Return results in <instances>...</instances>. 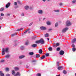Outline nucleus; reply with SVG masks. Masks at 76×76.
Segmentation results:
<instances>
[{
    "label": "nucleus",
    "instance_id": "f257e3e1",
    "mask_svg": "<svg viewBox=\"0 0 76 76\" xmlns=\"http://www.w3.org/2000/svg\"><path fill=\"white\" fill-rule=\"evenodd\" d=\"M9 52V49L8 48H2V55H5V53H8Z\"/></svg>",
    "mask_w": 76,
    "mask_h": 76
},
{
    "label": "nucleus",
    "instance_id": "f03ea898",
    "mask_svg": "<svg viewBox=\"0 0 76 76\" xmlns=\"http://www.w3.org/2000/svg\"><path fill=\"white\" fill-rule=\"evenodd\" d=\"M45 41L43 39H41L39 40H37L36 41V43H40L41 44H44V43Z\"/></svg>",
    "mask_w": 76,
    "mask_h": 76
},
{
    "label": "nucleus",
    "instance_id": "7ed1b4c3",
    "mask_svg": "<svg viewBox=\"0 0 76 76\" xmlns=\"http://www.w3.org/2000/svg\"><path fill=\"white\" fill-rule=\"evenodd\" d=\"M39 14H42L43 13V11L42 10H38L37 12Z\"/></svg>",
    "mask_w": 76,
    "mask_h": 76
},
{
    "label": "nucleus",
    "instance_id": "20e7f679",
    "mask_svg": "<svg viewBox=\"0 0 76 76\" xmlns=\"http://www.w3.org/2000/svg\"><path fill=\"white\" fill-rule=\"evenodd\" d=\"M71 24H72L70 22V21H67L66 23V26H70V25H71Z\"/></svg>",
    "mask_w": 76,
    "mask_h": 76
},
{
    "label": "nucleus",
    "instance_id": "39448f33",
    "mask_svg": "<svg viewBox=\"0 0 76 76\" xmlns=\"http://www.w3.org/2000/svg\"><path fill=\"white\" fill-rule=\"evenodd\" d=\"M68 29V28H65L63 29L62 32L63 33L67 31Z\"/></svg>",
    "mask_w": 76,
    "mask_h": 76
},
{
    "label": "nucleus",
    "instance_id": "423d86ee",
    "mask_svg": "<svg viewBox=\"0 0 76 76\" xmlns=\"http://www.w3.org/2000/svg\"><path fill=\"white\" fill-rule=\"evenodd\" d=\"M25 57V55H20L19 56V59H23Z\"/></svg>",
    "mask_w": 76,
    "mask_h": 76
},
{
    "label": "nucleus",
    "instance_id": "0eeeda50",
    "mask_svg": "<svg viewBox=\"0 0 76 76\" xmlns=\"http://www.w3.org/2000/svg\"><path fill=\"white\" fill-rule=\"evenodd\" d=\"M40 29H41V30H46V28L44 26H41L40 27Z\"/></svg>",
    "mask_w": 76,
    "mask_h": 76
},
{
    "label": "nucleus",
    "instance_id": "6e6552de",
    "mask_svg": "<svg viewBox=\"0 0 76 76\" xmlns=\"http://www.w3.org/2000/svg\"><path fill=\"white\" fill-rule=\"evenodd\" d=\"M64 53V52L63 50H61L60 52V54L61 55H63Z\"/></svg>",
    "mask_w": 76,
    "mask_h": 76
},
{
    "label": "nucleus",
    "instance_id": "1a4fd4ad",
    "mask_svg": "<svg viewBox=\"0 0 76 76\" xmlns=\"http://www.w3.org/2000/svg\"><path fill=\"white\" fill-rule=\"evenodd\" d=\"M63 68H64L63 66H59L58 68V69L59 70H62V69H63Z\"/></svg>",
    "mask_w": 76,
    "mask_h": 76
},
{
    "label": "nucleus",
    "instance_id": "9d476101",
    "mask_svg": "<svg viewBox=\"0 0 76 76\" xmlns=\"http://www.w3.org/2000/svg\"><path fill=\"white\" fill-rule=\"evenodd\" d=\"M11 3H8L7 4L6 7H7V8H8V7H9V6H10V4Z\"/></svg>",
    "mask_w": 76,
    "mask_h": 76
},
{
    "label": "nucleus",
    "instance_id": "9b49d317",
    "mask_svg": "<svg viewBox=\"0 0 76 76\" xmlns=\"http://www.w3.org/2000/svg\"><path fill=\"white\" fill-rule=\"evenodd\" d=\"M10 56V54H8L7 55H6L5 56V58H9Z\"/></svg>",
    "mask_w": 76,
    "mask_h": 76
},
{
    "label": "nucleus",
    "instance_id": "f8f14e48",
    "mask_svg": "<svg viewBox=\"0 0 76 76\" xmlns=\"http://www.w3.org/2000/svg\"><path fill=\"white\" fill-rule=\"evenodd\" d=\"M29 30H30V29H28L27 30V31H25V32H24V33H23V34H22V35H24L25 34H26L27 33V32H28V31H29Z\"/></svg>",
    "mask_w": 76,
    "mask_h": 76
},
{
    "label": "nucleus",
    "instance_id": "ddd939ff",
    "mask_svg": "<svg viewBox=\"0 0 76 76\" xmlns=\"http://www.w3.org/2000/svg\"><path fill=\"white\" fill-rule=\"evenodd\" d=\"M76 39H75V38H74V39H73L72 41V43H75V42H76Z\"/></svg>",
    "mask_w": 76,
    "mask_h": 76
},
{
    "label": "nucleus",
    "instance_id": "4468645a",
    "mask_svg": "<svg viewBox=\"0 0 76 76\" xmlns=\"http://www.w3.org/2000/svg\"><path fill=\"white\" fill-rule=\"evenodd\" d=\"M0 76H4V74L2 71H0Z\"/></svg>",
    "mask_w": 76,
    "mask_h": 76
},
{
    "label": "nucleus",
    "instance_id": "2eb2a0df",
    "mask_svg": "<svg viewBox=\"0 0 76 76\" xmlns=\"http://www.w3.org/2000/svg\"><path fill=\"white\" fill-rule=\"evenodd\" d=\"M20 74L19 72H17V73L14 76H20Z\"/></svg>",
    "mask_w": 76,
    "mask_h": 76
},
{
    "label": "nucleus",
    "instance_id": "dca6fc26",
    "mask_svg": "<svg viewBox=\"0 0 76 76\" xmlns=\"http://www.w3.org/2000/svg\"><path fill=\"white\" fill-rule=\"evenodd\" d=\"M29 54L30 55H33L34 54V53L33 52H29Z\"/></svg>",
    "mask_w": 76,
    "mask_h": 76
},
{
    "label": "nucleus",
    "instance_id": "f3484780",
    "mask_svg": "<svg viewBox=\"0 0 76 76\" xmlns=\"http://www.w3.org/2000/svg\"><path fill=\"white\" fill-rule=\"evenodd\" d=\"M31 46L32 47H33V48H34L35 47L37 46V44H33L31 45Z\"/></svg>",
    "mask_w": 76,
    "mask_h": 76
},
{
    "label": "nucleus",
    "instance_id": "a211bd4d",
    "mask_svg": "<svg viewBox=\"0 0 76 76\" xmlns=\"http://www.w3.org/2000/svg\"><path fill=\"white\" fill-rule=\"evenodd\" d=\"M12 75H15V71H14L13 70H12Z\"/></svg>",
    "mask_w": 76,
    "mask_h": 76
},
{
    "label": "nucleus",
    "instance_id": "6ab92c4d",
    "mask_svg": "<svg viewBox=\"0 0 76 76\" xmlns=\"http://www.w3.org/2000/svg\"><path fill=\"white\" fill-rule=\"evenodd\" d=\"M47 25H51V23L49 21H48L46 22Z\"/></svg>",
    "mask_w": 76,
    "mask_h": 76
},
{
    "label": "nucleus",
    "instance_id": "aec40b11",
    "mask_svg": "<svg viewBox=\"0 0 76 76\" xmlns=\"http://www.w3.org/2000/svg\"><path fill=\"white\" fill-rule=\"evenodd\" d=\"M45 58V55H43L42 57H41V59H44Z\"/></svg>",
    "mask_w": 76,
    "mask_h": 76
},
{
    "label": "nucleus",
    "instance_id": "412c9836",
    "mask_svg": "<svg viewBox=\"0 0 76 76\" xmlns=\"http://www.w3.org/2000/svg\"><path fill=\"white\" fill-rule=\"evenodd\" d=\"M29 7L28 6H26L25 7V8L26 10H28L29 8Z\"/></svg>",
    "mask_w": 76,
    "mask_h": 76
},
{
    "label": "nucleus",
    "instance_id": "4be33fe9",
    "mask_svg": "<svg viewBox=\"0 0 76 76\" xmlns=\"http://www.w3.org/2000/svg\"><path fill=\"white\" fill-rule=\"evenodd\" d=\"M39 53H40V54L42 53V49H39Z\"/></svg>",
    "mask_w": 76,
    "mask_h": 76
},
{
    "label": "nucleus",
    "instance_id": "5701e85b",
    "mask_svg": "<svg viewBox=\"0 0 76 76\" xmlns=\"http://www.w3.org/2000/svg\"><path fill=\"white\" fill-rule=\"evenodd\" d=\"M48 50L50 51H52L53 50V48L51 47H49L48 48Z\"/></svg>",
    "mask_w": 76,
    "mask_h": 76
},
{
    "label": "nucleus",
    "instance_id": "b1692460",
    "mask_svg": "<svg viewBox=\"0 0 76 76\" xmlns=\"http://www.w3.org/2000/svg\"><path fill=\"white\" fill-rule=\"evenodd\" d=\"M40 56V55L39 54H36V58H39Z\"/></svg>",
    "mask_w": 76,
    "mask_h": 76
},
{
    "label": "nucleus",
    "instance_id": "393cba45",
    "mask_svg": "<svg viewBox=\"0 0 76 76\" xmlns=\"http://www.w3.org/2000/svg\"><path fill=\"white\" fill-rule=\"evenodd\" d=\"M4 62H5V60H4L3 59H2L0 61V62H1V63H3Z\"/></svg>",
    "mask_w": 76,
    "mask_h": 76
},
{
    "label": "nucleus",
    "instance_id": "a878e982",
    "mask_svg": "<svg viewBox=\"0 0 76 76\" xmlns=\"http://www.w3.org/2000/svg\"><path fill=\"white\" fill-rule=\"evenodd\" d=\"M49 35V34H45V37H48Z\"/></svg>",
    "mask_w": 76,
    "mask_h": 76
},
{
    "label": "nucleus",
    "instance_id": "bb28decb",
    "mask_svg": "<svg viewBox=\"0 0 76 76\" xmlns=\"http://www.w3.org/2000/svg\"><path fill=\"white\" fill-rule=\"evenodd\" d=\"M60 44L59 43H57L56 44V45H55V47H57V46H59Z\"/></svg>",
    "mask_w": 76,
    "mask_h": 76
},
{
    "label": "nucleus",
    "instance_id": "cd10ccee",
    "mask_svg": "<svg viewBox=\"0 0 76 76\" xmlns=\"http://www.w3.org/2000/svg\"><path fill=\"white\" fill-rule=\"evenodd\" d=\"M53 11L55 12H59V10H54Z\"/></svg>",
    "mask_w": 76,
    "mask_h": 76
},
{
    "label": "nucleus",
    "instance_id": "c85d7f7f",
    "mask_svg": "<svg viewBox=\"0 0 76 76\" xmlns=\"http://www.w3.org/2000/svg\"><path fill=\"white\" fill-rule=\"evenodd\" d=\"M23 28H20V29H17V31H22V30H23Z\"/></svg>",
    "mask_w": 76,
    "mask_h": 76
},
{
    "label": "nucleus",
    "instance_id": "c756f323",
    "mask_svg": "<svg viewBox=\"0 0 76 76\" xmlns=\"http://www.w3.org/2000/svg\"><path fill=\"white\" fill-rule=\"evenodd\" d=\"M63 72L64 74H66L67 73V72H66V71H65V70L63 71Z\"/></svg>",
    "mask_w": 76,
    "mask_h": 76
},
{
    "label": "nucleus",
    "instance_id": "7c9ffc66",
    "mask_svg": "<svg viewBox=\"0 0 76 76\" xmlns=\"http://www.w3.org/2000/svg\"><path fill=\"white\" fill-rule=\"evenodd\" d=\"M58 23H55V27H57L58 26Z\"/></svg>",
    "mask_w": 76,
    "mask_h": 76
},
{
    "label": "nucleus",
    "instance_id": "2f4dec72",
    "mask_svg": "<svg viewBox=\"0 0 76 76\" xmlns=\"http://www.w3.org/2000/svg\"><path fill=\"white\" fill-rule=\"evenodd\" d=\"M72 50H73V52H75V51L76 48H75V47H74V48H72Z\"/></svg>",
    "mask_w": 76,
    "mask_h": 76
},
{
    "label": "nucleus",
    "instance_id": "473e14b6",
    "mask_svg": "<svg viewBox=\"0 0 76 76\" xmlns=\"http://www.w3.org/2000/svg\"><path fill=\"white\" fill-rule=\"evenodd\" d=\"M20 48L21 50L23 49H24V48H25V47L23 46H21Z\"/></svg>",
    "mask_w": 76,
    "mask_h": 76
},
{
    "label": "nucleus",
    "instance_id": "72a5a7b5",
    "mask_svg": "<svg viewBox=\"0 0 76 76\" xmlns=\"http://www.w3.org/2000/svg\"><path fill=\"white\" fill-rule=\"evenodd\" d=\"M15 70H18L19 68H18V67H15Z\"/></svg>",
    "mask_w": 76,
    "mask_h": 76
},
{
    "label": "nucleus",
    "instance_id": "f704fd0d",
    "mask_svg": "<svg viewBox=\"0 0 76 76\" xmlns=\"http://www.w3.org/2000/svg\"><path fill=\"white\" fill-rule=\"evenodd\" d=\"M60 50V48H57V49H56V50L57 51H59V50Z\"/></svg>",
    "mask_w": 76,
    "mask_h": 76
},
{
    "label": "nucleus",
    "instance_id": "c9c22d12",
    "mask_svg": "<svg viewBox=\"0 0 76 76\" xmlns=\"http://www.w3.org/2000/svg\"><path fill=\"white\" fill-rule=\"evenodd\" d=\"M37 76H41V75H40L39 73H38V74L37 75Z\"/></svg>",
    "mask_w": 76,
    "mask_h": 76
},
{
    "label": "nucleus",
    "instance_id": "e433bc0d",
    "mask_svg": "<svg viewBox=\"0 0 76 76\" xmlns=\"http://www.w3.org/2000/svg\"><path fill=\"white\" fill-rule=\"evenodd\" d=\"M57 66H59V62H57Z\"/></svg>",
    "mask_w": 76,
    "mask_h": 76
},
{
    "label": "nucleus",
    "instance_id": "4c0bfd02",
    "mask_svg": "<svg viewBox=\"0 0 76 76\" xmlns=\"http://www.w3.org/2000/svg\"><path fill=\"white\" fill-rule=\"evenodd\" d=\"M16 35V34L15 33V34H12L11 35V36L12 37H14V36H15V35Z\"/></svg>",
    "mask_w": 76,
    "mask_h": 76
},
{
    "label": "nucleus",
    "instance_id": "58836bf2",
    "mask_svg": "<svg viewBox=\"0 0 76 76\" xmlns=\"http://www.w3.org/2000/svg\"><path fill=\"white\" fill-rule=\"evenodd\" d=\"M9 70V68H7L6 69V71H8Z\"/></svg>",
    "mask_w": 76,
    "mask_h": 76
},
{
    "label": "nucleus",
    "instance_id": "ea45409f",
    "mask_svg": "<svg viewBox=\"0 0 76 76\" xmlns=\"http://www.w3.org/2000/svg\"><path fill=\"white\" fill-rule=\"evenodd\" d=\"M3 10H4V8H1V9H0V11H3Z\"/></svg>",
    "mask_w": 76,
    "mask_h": 76
},
{
    "label": "nucleus",
    "instance_id": "a19ab883",
    "mask_svg": "<svg viewBox=\"0 0 76 76\" xmlns=\"http://www.w3.org/2000/svg\"><path fill=\"white\" fill-rule=\"evenodd\" d=\"M28 42H26L25 45H28Z\"/></svg>",
    "mask_w": 76,
    "mask_h": 76
},
{
    "label": "nucleus",
    "instance_id": "79ce46f5",
    "mask_svg": "<svg viewBox=\"0 0 76 76\" xmlns=\"http://www.w3.org/2000/svg\"><path fill=\"white\" fill-rule=\"evenodd\" d=\"M49 55V53H46V56H48Z\"/></svg>",
    "mask_w": 76,
    "mask_h": 76
},
{
    "label": "nucleus",
    "instance_id": "37998d69",
    "mask_svg": "<svg viewBox=\"0 0 76 76\" xmlns=\"http://www.w3.org/2000/svg\"><path fill=\"white\" fill-rule=\"evenodd\" d=\"M37 61V60L36 59H35V60H33V61H32V62H36Z\"/></svg>",
    "mask_w": 76,
    "mask_h": 76
},
{
    "label": "nucleus",
    "instance_id": "c03bdc74",
    "mask_svg": "<svg viewBox=\"0 0 76 76\" xmlns=\"http://www.w3.org/2000/svg\"><path fill=\"white\" fill-rule=\"evenodd\" d=\"M76 1V0H74L72 1V2L73 3H75Z\"/></svg>",
    "mask_w": 76,
    "mask_h": 76
},
{
    "label": "nucleus",
    "instance_id": "a18cd8bd",
    "mask_svg": "<svg viewBox=\"0 0 76 76\" xmlns=\"http://www.w3.org/2000/svg\"><path fill=\"white\" fill-rule=\"evenodd\" d=\"M25 15L24 14V13H22L21 14V16H24Z\"/></svg>",
    "mask_w": 76,
    "mask_h": 76
},
{
    "label": "nucleus",
    "instance_id": "49530a36",
    "mask_svg": "<svg viewBox=\"0 0 76 76\" xmlns=\"http://www.w3.org/2000/svg\"><path fill=\"white\" fill-rule=\"evenodd\" d=\"M1 16H4V14L3 13H1Z\"/></svg>",
    "mask_w": 76,
    "mask_h": 76
},
{
    "label": "nucleus",
    "instance_id": "de8ad7c7",
    "mask_svg": "<svg viewBox=\"0 0 76 76\" xmlns=\"http://www.w3.org/2000/svg\"><path fill=\"white\" fill-rule=\"evenodd\" d=\"M33 23V22H31V23L29 24V26H31V25H32Z\"/></svg>",
    "mask_w": 76,
    "mask_h": 76
},
{
    "label": "nucleus",
    "instance_id": "09e8293b",
    "mask_svg": "<svg viewBox=\"0 0 76 76\" xmlns=\"http://www.w3.org/2000/svg\"><path fill=\"white\" fill-rule=\"evenodd\" d=\"M72 47H73V48H74V47H75V45H74V44H72Z\"/></svg>",
    "mask_w": 76,
    "mask_h": 76
},
{
    "label": "nucleus",
    "instance_id": "8fccbe9b",
    "mask_svg": "<svg viewBox=\"0 0 76 76\" xmlns=\"http://www.w3.org/2000/svg\"><path fill=\"white\" fill-rule=\"evenodd\" d=\"M6 76H10V75L9 74H7Z\"/></svg>",
    "mask_w": 76,
    "mask_h": 76
},
{
    "label": "nucleus",
    "instance_id": "3c124183",
    "mask_svg": "<svg viewBox=\"0 0 76 76\" xmlns=\"http://www.w3.org/2000/svg\"><path fill=\"white\" fill-rule=\"evenodd\" d=\"M17 2H15V5H17Z\"/></svg>",
    "mask_w": 76,
    "mask_h": 76
},
{
    "label": "nucleus",
    "instance_id": "603ef678",
    "mask_svg": "<svg viewBox=\"0 0 76 76\" xmlns=\"http://www.w3.org/2000/svg\"><path fill=\"white\" fill-rule=\"evenodd\" d=\"M18 3H20V1L19 0H18Z\"/></svg>",
    "mask_w": 76,
    "mask_h": 76
},
{
    "label": "nucleus",
    "instance_id": "864d4df0",
    "mask_svg": "<svg viewBox=\"0 0 76 76\" xmlns=\"http://www.w3.org/2000/svg\"><path fill=\"white\" fill-rule=\"evenodd\" d=\"M3 19V18H2L0 16V19H1V20L2 19Z\"/></svg>",
    "mask_w": 76,
    "mask_h": 76
},
{
    "label": "nucleus",
    "instance_id": "5fc2aeb1",
    "mask_svg": "<svg viewBox=\"0 0 76 76\" xmlns=\"http://www.w3.org/2000/svg\"><path fill=\"white\" fill-rule=\"evenodd\" d=\"M63 4L62 3H61L60 4V6H62V5Z\"/></svg>",
    "mask_w": 76,
    "mask_h": 76
},
{
    "label": "nucleus",
    "instance_id": "6e6d98bb",
    "mask_svg": "<svg viewBox=\"0 0 76 76\" xmlns=\"http://www.w3.org/2000/svg\"><path fill=\"white\" fill-rule=\"evenodd\" d=\"M45 19H46L45 18H43V20H45Z\"/></svg>",
    "mask_w": 76,
    "mask_h": 76
},
{
    "label": "nucleus",
    "instance_id": "4d7b16f0",
    "mask_svg": "<svg viewBox=\"0 0 76 76\" xmlns=\"http://www.w3.org/2000/svg\"><path fill=\"white\" fill-rule=\"evenodd\" d=\"M7 16H10V14H7Z\"/></svg>",
    "mask_w": 76,
    "mask_h": 76
},
{
    "label": "nucleus",
    "instance_id": "13d9d810",
    "mask_svg": "<svg viewBox=\"0 0 76 76\" xmlns=\"http://www.w3.org/2000/svg\"><path fill=\"white\" fill-rule=\"evenodd\" d=\"M52 30L51 29H49V31H51Z\"/></svg>",
    "mask_w": 76,
    "mask_h": 76
},
{
    "label": "nucleus",
    "instance_id": "bf43d9fd",
    "mask_svg": "<svg viewBox=\"0 0 76 76\" xmlns=\"http://www.w3.org/2000/svg\"><path fill=\"white\" fill-rule=\"evenodd\" d=\"M28 65H26V67L27 68H28Z\"/></svg>",
    "mask_w": 76,
    "mask_h": 76
},
{
    "label": "nucleus",
    "instance_id": "052dcab7",
    "mask_svg": "<svg viewBox=\"0 0 76 76\" xmlns=\"http://www.w3.org/2000/svg\"><path fill=\"white\" fill-rule=\"evenodd\" d=\"M43 1H45L46 0H42Z\"/></svg>",
    "mask_w": 76,
    "mask_h": 76
},
{
    "label": "nucleus",
    "instance_id": "680f3d73",
    "mask_svg": "<svg viewBox=\"0 0 76 76\" xmlns=\"http://www.w3.org/2000/svg\"><path fill=\"white\" fill-rule=\"evenodd\" d=\"M53 47H55V48H56V45H53Z\"/></svg>",
    "mask_w": 76,
    "mask_h": 76
},
{
    "label": "nucleus",
    "instance_id": "e2e57ef3",
    "mask_svg": "<svg viewBox=\"0 0 76 76\" xmlns=\"http://www.w3.org/2000/svg\"><path fill=\"white\" fill-rule=\"evenodd\" d=\"M60 75H56V76H60Z\"/></svg>",
    "mask_w": 76,
    "mask_h": 76
},
{
    "label": "nucleus",
    "instance_id": "0e129e2a",
    "mask_svg": "<svg viewBox=\"0 0 76 76\" xmlns=\"http://www.w3.org/2000/svg\"><path fill=\"white\" fill-rule=\"evenodd\" d=\"M30 33H31V32L30 31L28 32V34H30Z\"/></svg>",
    "mask_w": 76,
    "mask_h": 76
},
{
    "label": "nucleus",
    "instance_id": "69168bd1",
    "mask_svg": "<svg viewBox=\"0 0 76 76\" xmlns=\"http://www.w3.org/2000/svg\"><path fill=\"white\" fill-rule=\"evenodd\" d=\"M48 40H49V38H48Z\"/></svg>",
    "mask_w": 76,
    "mask_h": 76
},
{
    "label": "nucleus",
    "instance_id": "338daca9",
    "mask_svg": "<svg viewBox=\"0 0 76 76\" xmlns=\"http://www.w3.org/2000/svg\"><path fill=\"white\" fill-rule=\"evenodd\" d=\"M75 76H76V73H75Z\"/></svg>",
    "mask_w": 76,
    "mask_h": 76
},
{
    "label": "nucleus",
    "instance_id": "774afa93",
    "mask_svg": "<svg viewBox=\"0 0 76 76\" xmlns=\"http://www.w3.org/2000/svg\"><path fill=\"white\" fill-rule=\"evenodd\" d=\"M1 28V26H0V29Z\"/></svg>",
    "mask_w": 76,
    "mask_h": 76
}]
</instances>
